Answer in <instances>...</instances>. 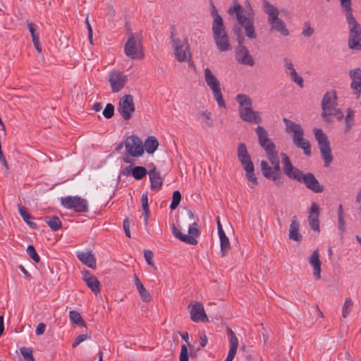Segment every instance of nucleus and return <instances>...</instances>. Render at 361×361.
<instances>
[{"instance_id": "1", "label": "nucleus", "mask_w": 361, "mask_h": 361, "mask_svg": "<svg viewBox=\"0 0 361 361\" xmlns=\"http://www.w3.org/2000/svg\"><path fill=\"white\" fill-rule=\"evenodd\" d=\"M286 126V131L293 134V142L298 147L303 150L305 155H312L311 145L308 140L304 138V130L301 126L286 118H283Z\"/></svg>"}, {"instance_id": "2", "label": "nucleus", "mask_w": 361, "mask_h": 361, "mask_svg": "<svg viewBox=\"0 0 361 361\" xmlns=\"http://www.w3.org/2000/svg\"><path fill=\"white\" fill-rule=\"evenodd\" d=\"M235 100L239 104L238 109L239 116L243 121L249 123H259L262 122L259 112L253 110L252 102L247 95L238 94Z\"/></svg>"}, {"instance_id": "3", "label": "nucleus", "mask_w": 361, "mask_h": 361, "mask_svg": "<svg viewBox=\"0 0 361 361\" xmlns=\"http://www.w3.org/2000/svg\"><path fill=\"white\" fill-rule=\"evenodd\" d=\"M344 13L349 27L348 47L352 50L361 51V26L353 16V10Z\"/></svg>"}, {"instance_id": "4", "label": "nucleus", "mask_w": 361, "mask_h": 361, "mask_svg": "<svg viewBox=\"0 0 361 361\" xmlns=\"http://www.w3.org/2000/svg\"><path fill=\"white\" fill-rule=\"evenodd\" d=\"M264 12L268 15V22L271 28L281 33L283 36H288L289 32L287 30L284 22L279 18V10L271 5L267 0L263 1Z\"/></svg>"}, {"instance_id": "5", "label": "nucleus", "mask_w": 361, "mask_h": 361, "mask_svg": "<svg viewBox=\"0 0 361 361\" xmlns=\"http://www.w3.org/2000/svg\"><path fill=\"white\" fill-rule=\"evenodd\" d=\"M313 132L315 139L318 142L321 156L324 161V166L328 167L334 159L328 137L320 128H315L313 129Z\"/></svg>"}, {"instance_id": "6", "label": "nucleus", "mask_w": 361, "mask_h": 361, "mask_svg": "<svg viewBox=\"0 0 361 361\" xmlns=\"http://www.w3.org/2000/svg\"><path fill=\"white\" fill-rule=\"evenodd\" d=\"M204 73L205 82L207 85L209 87V88L212 90L214 97L216 100L219 106L226 109V105L223 98L220 82L218 80V79L215 77V75L212 73V71L209 68L204 69Z\"/></svg>"}, {"instance_id": "7", "label": "nucleus", "mask_w": 361, "mask_h": 361, "mask_svg": "<svg viewBox=\"0 0 361 361\" xmlns=\"http://www.w3.org/2000/svg\"><path fill=\"white\" fill-rule=\"evenodd\" d=\"M126 55L131 59H143L144 53L141 39H136L135 35L128 32V38L124 46Z\"/></svg>"}, {"instance_id": "8", "label": "nucleus", "mask_w": 361, "mask_h": 361, "mask_svg": "<svg viewBox=\"0 0 361 361\" xmlns=\"http://www.w3.org/2000/svg\"><path fill=\"white\" fill-rule=\"evenodd\" d=\"M61 204L68 209H71L78 213H85L89 210L87 200L79 196H66L61 197Z\"/></svg>"}, {"instance_id": "9", "label": "nucleus", "mask_w": 361, "mask_h": 361, "mask_svg": "<svg viewBox=\"0 0 361 361\" xmlns=\"http://www.w3.org/2000/svg\"><path fill=\"white\" fill-rule=\"evenodd\" d=\"M213 37L217 49L220 51H226L231 49L224 24L212 27Z\"/></svg>"}, {"instance_id": "10", "label": "nucleus", "mask_w": 361, "mask_h": 361, "mask_svg": "<svg viewBox=\"0 0 361 361\" xmlns=\"http://www.w3.org/2000/svg\"><path fill=\"white\" fill-rule=\"evenodd\" d=\"M108 82L113 93L118 92L126 85L128 76L123 72L114 69L109 73Z\"/></svg>"}, {"instance_id": "11", "label": "nucleus", "mask_w": 361, "mask_h": 361, "mask_svg": "<svg viewBox=\"0 0 361 361\" xmlns=\"http://www.w3.org/2000/svg\"><path fill=\"white\" fill-rule=\"evenodd\" d=\"M175 59L179 62H183L191 60V54L190 51V45L186 39L183 40H174L172 44Z\"/></svg>"}, {"instance_id": "12", "label": "nucleus", "mask_w": 361, "mask_h": 361, "mask_svg": "<svg viewBox=\"0 0 361 361\" xmlns=\"http://www.w3.org/2000/svg\"><path fill=\"white\" fill-rule=\"evenodd\" d=\"M135 111L133 97L131 94H125L121 97L118 111L125 121H128L132 117V114Z\"/></svg>"}, {"instance_id": "13", "label": "nucleus", "mask_w": 361, "mask_h": 361, "mask_svg": "<svg viewBox=\"0 0 361 361\" xmlns=\"http://www.w3.org/2000/svg\"><path fill=\"white\" fill-rule=\"evenodd\" d=\"M125 147L127 152L133 157H140L144 153L142 142L137 136L127 137L125 140Z\"/></svg>"}, {"instance_id": "14", "label": "nucleus", "mask_w": 361, "mask_h": 361, "mask_svg": "<svg viewBox=\"0 0 361 361\" xmlns=\"http://www.w3.org/2000/svg\"><path fill=\"white\" fill-rule=\"evenodd\" d=\"M255 132L259 145L264 149L266 154L276 150V145L269 138L268 132L263 126H257Z\"/></svg>"}, {"instance_id": "15", "label": "nucleus", "mask_w": 361, "mask_h": 361, "mask_svg": "<svg viewBox=\"0 0 361 361\" xmlns=\"http://www.w3.org/2000/svg\"><path fill=\"white\" fill-rule=\"evenodd\" d=\"M281 156L282 158L284 173L290 179L295 180L299 182L304 173L292 164L290 158L286 153L281 152Z\"/></svg>"}, {"instance_id": "16", "label": "nucleus", "mask_w": 361, "mask_h": 361, "mask_svg": "<svg viewBox=\"0 0 361 361\" xmlns=\"http://www.w3.org/2000/svg\"><path fill=\"white\" fill-rule=\"evenodd\" d=\"M228 12L229 14H235L237 21L240 26L245 25L249 23L250 20L254 19L253 16H250V13H247V16L245 15L244 8L237 0H233V6L228 9Z\"/></svg>"}, {"instance_id": "17", "label": "nucleus", "mask_w": 361, "mask_h": 361, "mask_svg": "<svg viewBox=\"0 0 361 361\" xmlns=\"http://www.w3.org/2000/svg\"><path fill=\"white\" fill-rule=\"evenodd\" d=\"M303 183L306 188L314 193H321L324 191V186L319 183L314 173L307 172L304 173L299 181Z\"/></svg>"}, {"instance_id": "18", "label": "nucleus", "mask_w": 361, "mask_h": 361, "mask_svg": "<svg viewBox=\"0 0 361 361\" xmlns=\"http://www.w3.org/2000/svg\"><path fill=\"white\" fill-rule=\"evenodd\" d=\"M190 318L195 322H207L208 318L205 314L204 306L201 302H195L194 305H189Z\"/></svg>"}, {"instance_id": "19", "label": "nucleus", "mask_w": 361, "mask_h": 361, "mask_svg": "<svg viewBox=\"0 0 361 361\" xmlns=\"http://www.w3.org/2000/svg\"><path fill=\"white\" fill-rule=\"evenodd\" d=\"M278 151L275 150L271 153H269L267 155V159L270 161L271 164L273 165V169L271 168V176H277L279 179L277 180H273L274 183L277 185H281L283 183V179L281 177L279 171H280V161L277 156Z\"/></svg>"}, {"instance_id": "20", "label": "nucleus", "mask_w": 361, "mask_h": 361, "mask_svg": "<svg viewBox=\"0 0 361 361\" xmlns=\"http://www.w3.org/2000/svg\"><path fill=\"white\" fill-rule=\"evenodd\" d=\"M236 60L238 63L253 66L255 61L252 56L250 54L249 50L245 45L238 46L235 49Z\"/></svg>"}, {"instance_id": "21", "label": "nucleus", "mask_w": 361, "mask_h": 361, "mask_svg": "<svg viewBox=\"0 0 361 361\" xmlns=\"http://www.w3.org/2000/svg\"><path fill=\"white\" fill-rule=\"evenodd\" d=\"M349 75L352 80L350 87L354 90V93L359 97L361 93V68H356L350 70Z\"/></svg>"}, {"instance_id": "22", "label": "nucleus", "mask_w": 361, "mask_h": 361, "mask_svg": "<svg viewBox=\"0 0 361 361\" xmlns=\"http://www.w3.org/2000/svg\"><path fill=\"white\" fill-rule=\"evenodd\" d=\"M310 264L313 267V275L316 280L321 279V266L322 262L319 259V253L318 250L312 252L308 259Z\"/></svg>"}, {"instance_id": "23", "label": "nucleus", "mask_w": 361, "mask_h": 361, "mask_svg": "<svg viewBox=\"0 0 361 361\" xmlns=\"http://www.w3.org/2000/svg\"><path fill=\"white\" fill-rule=\"evenodd\" d=\"M337 95L336 91L327 92L322 100V112L326 114L331 107L337 105Z\"/></svg>"}, {"instance_id": "24", "label": "nucleus", "mask_w": 361, "mask_h": 361, "mask_svg": "<svg viewBox=\"0 0 361 361\" xmlns=\"http://www.w3.org/2000/svg\"><path fill=\"white\" fill-rule=\"evenodd\" d=\"M83 280L85 281L87 286L96 295L100 292L99 281L95 276L91 274L89 271H85L83 272Z\"/></svg>"}, {"instance_id": "25", "label": "nucleus", "mask_w": 361, "mask_h": 361, "mask_svg": "<svg viewBox=\"0 0 361 361\" xmlns=\"http://www.w3.org/2000/svg\"><path fill=\"white\" fill-rule=\"evenodd\" d=\"M300 222L298 221L296 216H293L291 223L290 224L288 237L290 240L296 242H300L302 239V235L299 232Z\"/></svg>"}, {"instance_id": "26", "label": "nucleus", "mask_w": 361, "mask_h": 361, "mask_svg": "<svg viewBox=\"0 0 361 361\" xmlns=\"http://www.w3.org/2000/svg\"><path fill=\"white\" fill-rule=\"evenodd\" d=\"M149 180L151 183V189L153 190H159L162 187L163 181L160 172L158 171L155 166H153L149 171Z\"/></svg>"}, {"instance_id": "27", "label": "nucleus", "mask_w": 361, "mask_h": 361, "mask_svg": "<svg viewBox=\"0 0 361 361\" xmlns=\"http://www.w3.org/2000/svg\"><path fill=\"white\" fill-rule=\"evenodd\" d=\"M226 334L228 337L230 343V349L228 353V356L234 358L238 346V339L233 331L230 327H227Z\"/></svg>"}, {"instance_id": "28", "label": "nucleus", "mask_w": 361, "mask_h": 361, "mask_svg": "<svg viewBox=\"0 0 361 361\" xmlns=\"http://www.w3.org/2000/svg\"><path fill=\"white\" fill-rule=\"evenodd\" d=\"M78 258L80 259L81 262H82L87 267L91 269H96L97 267V260L94 255L91 252H78L77 254Z\"/></svg>"}, {"instance_id": "29", "label": "nucleus", "mask_w": 361, "mask_h": 361, "mask_svg": "<svg viewBox=\"0 0 361 361\" xmlns=\"http://www.w3.org/2000/svg\"><path fill=\"white\" fill-rule=\"evenodd\" d=\"M134 281L142 300L143 302H149L152 299V296L136 274L134 276Z\"/></svg>"}, {"instance_id": "30", "label": "nucleus", "mask_w": 361, "mask_h": 361, "mask_svg": "<svg viewBox=\"0 0 361 361\" xmlns=\"http://www.w3.org/2000/svg\"><path fill=\"white\" fill-rule=\"evenodd\" d=\"M237 154L238 160L243 166L245 165L248 162H252L247 150L246 145L243 142L238 145Z\"/></svg>"}, {"instance_id": "31", "label": "nucleus", "mask_w": 361, "mask_h": 361, "mask_svg": "<svg viewBox=\"0 0 361 361\" xmlns=\"http://www.w3.org/2000/svg\"><path fill=\"white\" fill-rule=\"evenodd\" d=\"M172 233L176 238L184 243L192 245H197V240L195 238L182 233L174 225L172 226Z\"/></svg>"}, {"instance_id": "32", "label": "nucleus", "mask_w": 361, "mask_h": 361, "mask_svg": "<svg viewBox=\"0 0 361 361\" xmlns=\"http://www.w3.org/2000/svg\"><path fill=\"white\" fill-rule=\"evenodd\" d=\"M243 169L245 171V175L247 180L251 182L255 186L258 184L257 178L255 173V167L252 162H248L243 165Z\"/></svg>"}, {"instance_id": "33", "label": "nucleus", "mask_w": 361, "mask_h": 361, "mask_svg": "<svg viewBox=\"0 0 361 361\" xmlns=\"http://www.w3.org/2000/svg\"><path fill=\"white\" fill-rule=\"evenodd\" d=\"M331 116H334L338 121H341L344 116L343 112L339 109L336 108V106L331 107L326 114L324 112L322 113L323 119L326 122H330V117Z\"/></svg>"}, {"instance_id": "34", "label": "nucleus", "mask_w": 361, "mask_h": 361, "mask_svg": "<svg viewBox=\"0 0 361 361\" xmlns=\"http://www.w3.org/2000/svg\"><path fill=\"white\" fill-rule=\"evenodd\" d=\"M159 147L158 140L154 136L148 137L145 141V150L148 154H153Z\"/></svg>"}, {"instance_id": "35", "label": "nucleus", "mask_w": 361, "mask_h": 361, "mask_svg": "<svg viewBox=\"0 0 361 361\" xmlns=\"http://www.w3.org/2000/svg\"><path fill=\"white\" fill-rule=\"evenodd\" d=\"M44 220L53 231L59 230L62 226L61 221L57 216H45Z\"/></svg>"}, {"instance_id": "36", "label": "nucleus", "mask_w": 361, "mask_h": 361, "mask_svg": "<svg viewBox=\"0 0 361 361\" xmlns=\"http://www.w3.org/2000/svg\"><path fill=\"white\" fill-rule=\"evenodd\" d=\"M141 204L142 207L143 209V216H144V221L145 224L147 226L148 223V219L149 217V204H148V196L147 193L142 194L141 197Z\"/></svg>"}, {"instance_id": "37", "label": "nucleus", "mask_w": 361, "mask_h": 361, "mask_svg": "<svg viewBox=\"0 0 361 361\" xmlns=\"http://www.w3.org/2000/svg\"><path fill=\"white\" fill-rule=\"evenodd\" d=\"M261 171L263 176L271 180H277L279 179L277 176H271V167L264 160H262L260 163Z\"/></svg>"}, {"instance_id": "38", "label": "nucleus", "mask_w": 361, "mask_h": 361, "mask_svg": "<svg viewBox=\"0 0 361 361\" xmlns=\"http://www.w3.org/2000/svg\"><path fill=\"white\" fill-rule=\"evenodd\" d=\"M346 112L347 114L345 117V132L348 133L354 125L355 113L354 111L350 108H348Z\"/></svg>"}, {"instance_id": "39", "label": "nucleus", "mask_w": 361, "mask_h": 361, "mask_svg": "<svg viewBox=\"0 0 361 361\" xmlns=\"http://www.w3.org/2000/svg\"><path fill=\"white\" fill-rule=\"evenodd\" d=\"M69 317L71 321L80 326H86L85 322L81 317L79 312L75 310H71L69 312Z\"/></svg>"}, {"instance_id": "40", "label": "nucleus", "mask_w": 361, "mask_h": 361, "mask_svg": "<svg viewBox=\"0 0 361 361\" xmlns=\"http://www.w3.org/2000/svg\"><path fill=\"white\" fill-rule=\"evenodd\" d=\"M147 173H149V171L144 166H134L133 169L131 170V175L136 180L142 179Z\"/></svg>"}, {"instance_id": "41", "label": "nucleus", "mask_w": 361, "mask_h": 361, "mask_svg": "<svg viewBox=\"0 0 361 361\" xmlns=\"http://www.w3.org/2000/svg\"><path fill=\"white\" fill-rule=\"evenodd\" d=\"M254 19L252 20H250L249 23L242 26L245 29V35L250 39H255L257 37L254 26Z\"/></svg>"}, {"instance_id": "42", "label": "nucleus", "mask_w": 361, "mask_h": 361, "mask_svg": "<svg viewBox=\"0 0 361 361\" xmlns=\"http://www.w3.org/2000/svg\"><path fill=\"white\" fill-rule=\"evenodd\" d=\"M211 4H212L211 13L214 18L213 23H212V26L221 25V24H224L223 18L219 14L218 11L216 10V8L215 6L214 5V4L212 3V1H211Z\"/></svg>"}, {"instance_id": "43", "label": "nucleus", "mask_w": 361, "mask_h": 361, "mask_svg": "<svg viewBox=\"0 0 361 361\" xmlns=\"http://www.w3.org/2000/svg\"><path fill=\"white\" fill-rule=\"evenodd\" d=\"M308 221L309 220H312V219H319V205L315 203V202H312L311 204V206H310V208L308 211Z\"/></svg>"}, {"instance_id": "44", "label": "nucleus", "mask_w": 361, "mask_h": 361, "mask_svg": "<svg viewBox=\"0 0 361 361\" xmlns=\"http://www.w3.org/2000/svg\"><path fill=\"white\" fill-rule=\"evenodd\" d=\"M221 241V252L222 257H225L228 251L230 250V242L228 237L225 235L219 237Z\"/></svg>"}, {"instance_id": "45", "label": "nucleus", "mask_w": 361, "mask_h": 361, "mask_svg": "<svg viewBox=\"0 0 361 361\" xmlns=\"http://www.w3.org/2000/svg\"><path fill=\"white\" fill-rule=\"evenodd\" d=\"M181 200V194L178 190L173 192L172 201L170 204V209L173 210L178 207Z\"/></svg>"}, {"instance_id": "46", "label": "nucleus", "mask_w": 361, "mask_h": 361, "mask_svg": "<svg viewBox=\"0 0 361 361\" xmlns=\"http://www.w3.org/2000/svg\"><path fill=\"white\" fill-rule=\"evenodd\" d=\"M353 305V302L350 298H345V302L343 305L342 316L343 318H346L350 312V309Z\"/></svg>"}, {"instance_id": "47", "label": "nucleus", "mask_w": 361, "mask_h": 361, "mask_svg": "<svg viewBox=\"0 0 361 361\" xmlns=\"http://www.w3.org/2000/svg\"><path fill=\"white\" fill-rule=\"evenodd\" d=\"M20 353L25 360V361H35L32 355V350L31 348L21 347L20 348Z\"/></svg>"}, {"instance_id": "48", "label": "nucleus", "mask_w": 361, "mask_h": 361, "mask_svg": "<svg viewBox=\"0 0 361 361\" xmlns=\"http://www.w3.org/2000/svg\"><path fill=\"white\" fill-rule=\"evenodd\" d=\"M27 253L30 257V258L36 263L40 262V258L37 255L35 248L33 245H30L27 247Z\"/></svg>"}, {"instance_id": "49", "label": "nucleus", "mask_w": 361, "mask_h": 361, "mask_svg": "<svg viewBox=\"0 0 361 361\" xmlns=\"http://www.w3.org/2000/svg\"><path fill=\"white\" fill-rule=\"evenodd\" d=\"M114 106L109 103L106 105L104 109L102 111V114L106 118L109 119L114 116Z\"/></svg>"}, {"instance_id": "50", "label": "nucleus", "mask_w": 361, "mask_h": 361, "mask_svg": "<svg viewBox=\"0 0 361 361\" xmlns=\"http://www.w3.org/2000/svg\"><path fill=\"white\" fill-rule=\"evenodd\" d=\"M345 221H344V216L343 214V209L342 205H339L338 208V230L343 233L345 231Z\"/></svg>"}, {"instance_id": "51", "label": "nucleus", "mask_w": 361, "mask_h": 361, "mask_svg": "<svg viewBox=\"0 0 361 361\" xmlns=\"http://www.w3.org/2000/svg\"><path fill=\"white\" fill-rule=\"evenodd\" d=\"M291 79L298 84L300 87H303L304 80L301 76H299L295 70L289 72Z\"/></svg>"}, {"instance_id": "52", "label": "nucleus", "mask_w": 361, "mask_h": 361, "mask_svg": "<svg viewBox=\"0 0 361 361\" xmlns=\"http://www.w3.org/2000/svg\"><path fill=\"white\" fill-rule=\"evenodd\" d=\"M188 236H192L193 238H195L200 234L198 225L196 222H193L192 224L190 225L188 228Z\"/></svg>"}, {"instance_id": "53", "label": "nucleus", "mask_w": 361, "mask_h": 361, "mask_svg": "<svg viewBox=\"0 0 361 361\" xmlns=\"http://www.w3.org/2000/svg\"><path fill=\"white\" fill-rule=\"evenodd\" d=\"M18 210L21 217L26 223L32 218V216L27 212V209L25 207L18 205Z\"/></svg>"}, {"instance_id": "54", "label": "nucleus", "mask_w": 361, "mask_h": 361, "mask_svg": "<svg viewBox=\"0 0 361 361\" xmlns=\"http://www.w3.org/2000/svg\"><path fill=\"white\" fill-rule=\"evenodd\" d=\"M189 353L188 347L186 345L183 344L181 345L179 361H188Z\"/></svg>"}, {"instance_id": "55", "label": "nucleus", "mask_w": 361, "mask_h": 361, "mask_svg": "<svg viewBox=\"0 0 361 361\" xmlns=\"http://www.w3.org/2000/svg\"><path fill=\"white\" fill-rule=\"evenodd\" d=\"M200 115L202 116L203 120L207 123V126L212 127L213 126V122L212 120V114L210 112L207 111H202L200 113Z\"/></svg>"}, {"instance_id": "56", "label": "nucleus", "mask_w": 361, "mask_h": 361, "mask_svg": "<svg viewBox=\"0 0 361 361\" xmlns=\"http://www.w3.org/2000/svg\"><path fill=\"white\" fill-rule=\"evenodd\" d=\"M305 28L302 30V34L305 37H310L313 35L314 30V29L310 26V23L309 22L305 23Z\"/></svg>"}, {"instance_id": "57", "label": "nucleus", "mask_w": 361, "mask_h": 361, "mask_svg": "<svg viewBox=\"0 0 361 361\" xmlns=\"http://www.w3.org/2000/svg\"><path fill=\"white\" fill-rule=\"evenodd\" d=\"M153 256H154L153 252L151 250H145L144 257H145V260L147 261V262L149 265H150L154 268V264L152 262Z\"/></svg>"}, {"instance_id": "58", "label": "nucleus", "mask_w": 361, "mask_h": 361, "mask_svg": "<svg viewBox=\"0 0 361 361\" xmlns=\"http://www.w3.org/2000/svg\"><path fill=\"white\" fill-rule=\"evenodd\" d=\"M341 1V5L342 10L344 12L349 11L353 10L351 6V0H339Z\"/></svg>"}, {"instance_id": "59", "label": "nucleus", "mask_w": 361, "mask_h": 361, "mask_svg": "<svg viewBox=\"0 0 361 361\" xmlns=\"http://www.w3.org/2000/svg\"><path fill=\"white\" fill-rule=\"evenodd\" d=\"M308 221H309L310 228L314 231H316V232L319 231V219H312V220H309Z\"/></svg>"}, {"instance_id": "60", "label": "nucleus", "mask_w": 361, "mask_h": 361, "mask_svg": "<svg viewBox=\"0 0 361 361\" xmlns=\"http://www.w3.org/2000/svg\"><path fill=\"white\" fill-rule=\"evenodd\" d=\"M89 336L87 334H80L76 337L74 342L72 344L73 348H75L81 342L87 339Z\"/></svg>"}, {"instance_id": "61", "label": "nucleus", "mask_w": 361, "mask_h": 361, "mask_svg": "<svg viewBox=\"0 0 361 361\" xmlns=\"http://www.w3.org/2000/svg\"><path fill=\"white\" fill-rule=\"evenodd\" d=\"M285 62V71L286 73H289V72L292 71L293 70H295L293 67V64L292 61L288 59V58L284 59Z\"/></svg>"}, {"instance_id": "62", "label": "nucleus", "mask_w": 361, "mask_h": 361, "mask_svg": "<svg viewBox=\"0 0 361 361\" xmlns=\"http://www.w3.org/2000/svg\"><path fill=\"white\" fill-rule=\"evenodd\" d=\"M27 27L29 29L32 37H33L34 35H39V33L36 32L35 25L32 23L28 22Z\"/></svg>"}, {"instance_id": "63", "label": "nucleus", "mask_w": 361, "mask_h": 361, "mask_svg": "<svg viewBox=\"0 0 361 361\" xmlns=\"http://www.w3.org/2000/svg\"><path fill=\"white\" fill-rule=\"evenodd\" d=\"M200 344L201 347H205L207 344V337L205 334H199Z\"/></svg>"}, {"instance_id": "64", "label": "nucleus", "mask_w": 361, "mask_h": 361, "mask_svg": "<svg viewBox=\"0 0 361 361\" xmlns=\"http://www.w3.org/2000/svg\"><path fill=\"white\" fill-rule=\"evenodd\" d=\"M46 329V325L44 323H39L36 329V334L42 335L44 333Z\"/></svg>"}]
</instances>
